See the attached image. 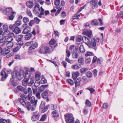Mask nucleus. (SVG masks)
Returning <instances> with one entry per match:
<instances>
[{"instance_id": "obj_1", "label": "nucleus", "mask_w": 123, "mask_h": 123, "mask_svg": "<svg viewBox=\"0 0 123 123\" xmlns=\"http://www.w3.org/2000/svg\"><path fill=\"white\" fill-rule=\"evenodd\" d=\"M37 100H35V97H32L31 98V104L28 102H27V109L29 111L31 110L32 111H34L36 108V107L37 105Z\"/></svg>"}, {"instance_id": "obj_2", "label": "nucleus", "mask_w": 123, "mask_h": 123, "mask_svg": "<svg viewBox=\"0 0 123 123\" xmlns=\"http://www.w3.org/2000/svg\"><path fill=\"white\" fill-rule=\"evenodd\" d=\"M10 52V49L6 47V45L3 43L0 46V53L2 56H5L7 55Z\"/></svg>"}, {"instance_id": "obj_3", "label": "nucleus", "mask_w": 123, "mask_h": 123, "mask_svg": "<svg viewBox=\"0 0 123 123\" xmlns=\"http://www.w3.org/2000/svg\"><path fill=\"white\" fill-rule=\"evenodd\" d=\"M17 89L18 90L23 91L25 94H28L27 96L28 97L29 100H30L32 94V90L29 87L27 89L26 91H25V89L23 87L21 86H19L17 87Z\"/></svg>"}, {"instance_id": "obj_4", "label": "nucleus", "mask_w": 123, "mask_h": 123, "mask_svg": "<svg viewBox=\"0 0 123 123\" xmlns=\"http://www.w3.org/2000/svg\"><path fill=\"white\" fill-rule=\"evenodd\" d=\"M49 52V48L47 46H44L41 45L40 47L38 53L40 54H46Z\"/></svg>"}, {"instance_id": "obj_5", "label": "nucleus", "mask_w": 123, "mask_h": 123, "mask_svg": "<svg viewBox=\"0 0 123 123\" xmlns=\"http://www.w3.org/2000/svg\"><path fill=\"white\" fill-rule=\"evenodd\" d=\"M18 74V71L17 70L14 71L12 73V78L10 79V81L11 82L13 86H16L17 85V83L14 81V79L13 78L17 77Z\"/></svg>"}, {"instance_id": "obj_6", "label": "nucleus", "mask_w": 123, "mask_h": 123, "mask_svg": "<svg viewBox=\"0 0 123 123\" xmlns=\"http://www.w3.org/2000/svg\"><path fill=\"white\" fill-rule=\"evenodd\" d=\"M48 93H50V94H53V93L49 91V90H46L42 94V97L43 98L46 99L47 102H48L49 101V99L48 98Z\"/></svg>"}, {"instance_id": "obj_7", "label": "nucleus", "mask_w": 123, "mask_h": 123, "mask_svg": "<svg viewBox=\"0 0 123 123\" xmlns=\"http://www.w3.org/2000/svg\"><path fill=\"white\" fill-rule=\"evenodd\" d=\"M65 120L67 123H70L74 122V118L73 116V115L71 114H69L66 116L65 115Z\"/></svg>"}, {"instance_id": "obj_8", "label": "nucleus", "mask_w": 123, "mask_h": 123, "mask_svg": "<svg viewBox=\"0 0 123 123\" xmlns=\"http://www.w3.org/2000/svg\"><path fill=\"white\" fill-rule=\"evenodd\" d=\"M31 75L27 72L26 73L25 76V80L23 81L22 84L23 85L25 86L27 84L28 85V83L29 80V78L31 76Z\"/></svg>"}, {"instance_id": "obj_9", "label": "nucleus", "mask_w": 123, "mask_h": 123, "mask_svg": "<svg viewBox=\"0 0 123 123\" xmlns=\"http://www.w3.org/2000/svg\"><path fill=\"white\" fill-rule=\"evenodd\" d=\"M33 9V12L35 14H39L40 11L39 4L37 3L35 4Z\"/></svg>"}, {"instance_id": "obj_10", "label": "nucleus", "mask_w": 123, "mask_h": 123, "mask_svg": "<svg viewBox=\"0 0 123 123\" xmlns=\"http://www.w3.org/2000/svg\"><path fill=\"white\" fill-rule=\"evenodd\" d=\"M83 42L85 43L89 48H92L91 45V42L89 39L87 37L84 36L82 37Z\"/></svg>"}, {"instance_id": "obj_11", "label": "nucleus", "mask_w": 123, "mask_h": 123, "mask_svg": "<svg viewBox=\"0 0 123 123\" xmlns=\"http://www.w3.org/2000/svg\"><path fill=\"white\" fill-rule=\"evenodd\" d=\"M99 39L98 38H92L91 40V45L92 48L94 49L96 46V44H97L99 42Z\"/></svg>"}, {"instance_id": "obj_12", "label": "nucleus", "mask_w": 123, "mask_h": 123, "mask_svg": "<svg viewBox=\"0 0 123 123\" xmlns=\"http://www.w3.org/2000/svg\"><path fill=\"white\" fill-rule=\"evenodd\" d=\"M3 36L4 37H6L10 35L12 36H14V34L12 32L10 31L9 30H6L3 33Z\"/></svg>"}, {"instance_id": "obj_13", "label": "nucleus", "mask_w": 123, "mask_h": 123, "mask_svg": "<svg viewBox=\"0 0 123 123\" xmlns=\"http://www.w3.org/2000/svg\"><path fill=\"white\" fill-rule=\"evenodd\" d=\"M98 2V0H92L90 4L91 7L93 9H94L98 7V5L97 4Z\"/></svg>"}, {"instance_id": "obj_14", "label": "nucleus", "mask_w": 123, "mask_h": 123, "mask_svg": "<svg viewBox=\"0 0 123 123\" xmlns=\"http://www.w3.org/2000/svg\"><path fill=\"white\" fill-rule=\"evenodd\" d=\"M20 97L22 98H19L18 100L20 103H21L25 100H27L29 99L28 97L26 95L21 94L20 95Z\"/></svg>"}, {"instance_id": "obj_15", "label": "nucleus", "mask_w": 123, "mask_h": 123, "mask_svg": "<svg viewBox=\"0 0 123 123\" xmlns=\"http://www.w3.org/2000/svg\"><path fill=\"white\" fill-rule=\"evenodd\" d=\"M0 74L1 76V80L2 81L5 80L8 76L6 74L5 71L2 70L0 72Z\"/></svg>"}, {"instance_id": "obj_16", "label": "nucleus", "mask_w": 123, "mask_h": 123, "mask_svg": "<svg viewBox=\"0 0 123 123\" xmlns=\"http://www.w3.org/2000/svg\"><path fill=\"white\" fill-rule=\"evenodd\" d=\"M83 34L88 36L89 38H91L92 35V32L90 30H85L83 31Z\"/></svg>"}, {"instance_id": "obj_17", "label": "nucleus", "mask_w": 123, "mask_h": 123, "mask_svg": "<svg viewBox=\"0 0 123 123\" xmlns=\"http://www.w3.org/2000/svg\"><path fill=\"white\" fill-rule=\"evenodd\" d=\"M36 113V112H35L33 113V115L31 117L32 120L34 121L38 120L40 117V115H39L35 114Z\"/></svg>"}, {"instance_id": "obj_18", "label": "nucleus", "mask_w": 123, "mask_h": 123, "mask_svg": "<svg viewBox=\"0 0 123 123\" xmlns=\"http://www.w3.org/2000/svg\"><path fill=\"white\" fill-rule=\"evenodd\" d=\"M31 44L29 48V50H30L35 49L37 48L38 46V43L36 42H35L34 43H32Z\"/></svg>"}, {"instance_id": "obj_19", "label": "nucleus", "mask_w": 123, "mask_h": 123, "mask_svg": "<svg viewBox=\"0 0 123 123\" xmlns=\"http://www.w3.org/2000/svg\"><path fill=\"white\" fill-rule=\"evenodd\" d=\"M27 6L30 8H32L34 6L33 2L31 1H27L26 3Z\"/></svg>"}, {"instance_id": "obj_20", "label": "nucleus", "mask_w": 123, "mask_h": 123, "mask_svg": "<svg viewBox=\"0 0 123 123\" xmlns=\"http://www.w3.org/2000/svg\"><path fill=\"white\" fill-rule=\"evenodd\" d=\"M31 28L28 26L26 28H25V29H24L22 32L23 34H25L30 32L31 31Z\"/></svg>"}, {"instance_id": "obj_21", "label": "nucleus", "mask_w": 123, "mask_h": 123, "mask_svg": "<svg viewBox=\"0 0 123 123\" xmlns=\"http://www.w3.org/2000/svg\"><path fill=\"white\" fill-rule=\"evenodd\" d=\"M41 73L39 71H36L35 73V77L36 80H39L41 78Z\"/></svg>"}, {"instance_id": "obj_22", "label": "nucleus", "mask_w": 123, "mask_h": 123, "mask_svg": "<svg viewBox=\"0 0 123 123\" xmlns=\"http://www.w3.org/2000/svg\"><path fill=\"white\" fill-rule=\"evenodd\" d=\"M3 12L5 14H6L7 13H11L12 12H13L12 11V9L11 8H6V10H3Z\"/></svg>"}, {"instance_id": "obj_23", "label": "nucleus", "mask_w": 123, "mask_h": 123, "mask_svg": "<svg viewBox=\"0 0 123 123\" xmlns=\"http://www.w3.org/2000/svg\"><path fill=\"white\" fill-rule=\"evenodd\" d=\"M72 77L74 80H75L78 76L79 73L78 72H74L72 74Z\"/></svg>"}, {"instance_id": "obj_24", "label": "nucleus", "mask_w": 123, "mask_h": 123, "mask_svg": "<svg viewBox=\"0 0 123 123\" xmlns=\"http://www.w3.org/2000/svg\"><path fill=\"white\" fill-rule=\"evenodd\" d=\"M30 81L28 82V85L29 86H31L33 84L34 82L35 79L34 78H31L30 79Z\"/></svg>"}, {"instance_id": "obj_25", "label": "nucleus", "mask_w": 123, "mask_h": 123, "mask_svg": "<svg viewBox=\"0 0 123 123\" xmlns=\"http://www.w3.org/2000/svg\"><path fill=\"white\" fill-rule=\"evenodd\" d=\"M81 80V78H78L77 80L75 81V87H76L77 86H79L80 85V82Z\"/></svg>"}, {"instance_id": "obj_26", "label": "nucleus", "mask_w": 123, "mask_h": 123, "mask_svg": "<svg viewBox=\"0 0 123 123\" xmlns=\"http://www.w3.org/2000/svg\"><path fill=\"white\" fill-rule=\"evenodd\" d=\"M0 123H12L11 121L9 119L7 120L4 119H0Z\"/></svg>"}, {"instance_id": "obj_27", "label": "nucleus", "mask_w": 123, "mask_h": 123, "mask_svg": "<svg viewBox=\"0 0 123 123\" xmlns=\"http://www.w3.org/2000/svg\"><path fill=\"white\" fill-rule=\"evenodd\" d=\"M13 32L16 34H18L21 32L20 29L17 26H16L13 30Z\"/></svg>"}, {"instance_id": "obj_28", "label": "nucleus", "mask_w": 123, "mask_h": 123, "mask_svg": "<svg viewBox=\"0 0 123 123\" xmlns=\"http://www.w3.org/2000/svg\"><path fill=\"white\" fill-rule=\"evenodd\" d=\"M91 23L93 25L96 26L98 25L99 22L97 19H95L92 20Z\"/></svg>"}, {"instance_id": "obj_29", "label": "nucleus", "mask_w": 123, "mask_h": 123, "mask_svg": "<svg viewBox=\"0 0 123 123\" xmlns=\"http://www.w3.org/2000/svg\"><path fill=\"white\" fill-rule=\"evenodd\" d=\"M16 13V12H12V13H11V15L9 16V20H13L15 16Z\"/></svg>"}, {"instance_id": "obj_30", "label": "nucleus", "mask_w": 123, "mask_h": 123, "mask_svg": "<svg viewBox=\"0 0 123 123\" xmlns=\"http://www.w3.org/2000/svg\"><path fill=\"white\" fill-rule=\"evenodd\" d=\"M22 24V22L20 20L17 19L15 22L14 24L16 26H18Z\"/></svg>"}, {"instance_id": "obj_31", "label": "nucleus", "mask_w": 123, "mask_h": 123, "mask_svg": "<svg viewBox=\"0 0 123 123\" xmlns=\"http://www.w3.org/2000/svg\"><path fill=\"white\" fill-rule=\"evenodd\" d=\"M32 35L31 34L29 33L26 35L25 36V39L26 40H29L31 37Z\"/></svg>"}, {"instance_id": "obj_32", "label": "nucleus", "mask_w": 123, "mask_h": 123, "mask_svg": "<svg viewBox=\"0 0 123 123\" xmlns=\"http://www.w3.org/2000/svg\"><path fill=\"white\" fill-rule=\"evenodd\" d=\"M5 45H6V47H11L13 46V43L12 42H8L6 44H5V43H4Z\"/></svg>"}, {"instance_id": "obj_33", "label": "nucleus", "mask_w": 123, "mask_h": 123, "mask_svg": "<svg viewBox=\"0 0 123 123\" xmlns=\"http://www.w3.org/2000/svg\"><path fill=\"white\" fill-rule=\"evenodd\" d=\"M44 10L42 6L41 7V10L40 13L38 15V17L40 18H41L42 15L44 14Z\"/></svg>"}, {"instance_id": "obj_34", "label": "nucleus", "mask_w": 123, "mask_h": 123, "mask_svg": "<svg viewBox=\"0 0 123 123\" xmlns=\"http://www.w3.org/2000/svg\"><path fill=\"white\" fill-rule=\"evenodd\" d=\"M58 111L57 110H55L52 112L53 117H58L59 116Z\"/></svg>"}, {"instance_id": "obj_35", "label": "nucleus", "mask_w": 123, "mask_h": 123, "mask_svg": "<svg viewBox=\"0 0 123 123\" xmlns=\"http://www.w3.org/2000/svg\"><path fill=\"white\" fill-rule=\"evenodd\" d=\"M79 49L80 52L84 53L85 52V50L84 48L83 45L82 44L80 45Z\"/></svg>"}, {"instance_id": "obj_36", "label": "nucleus", "mask_w": 123, "mask_h": 123, "mask_svg": "<svg viewBox=\"0 0 123 123\" xmlns=\"http://www.w3.org/2000/svg\"><path fill=\"white\" fill-rule=\"evenodd\" d=\"M26 13H27V15L30 17L31 18L32 17V15L31 12V11L29 9H27Z\"/></svg>"}, {"instance_id": "obj_37", "label": "nucleus", "mask_w": 123, "mask_h": 123, "mask_svg": "<svg viewBox=\"0 0 123 123\" xmlns=\"http://www.w3.org/2000/svg\"><path fill=\"white\" fill-rule=\"evenodd\" d=\"M8 37L6 38V41L7 42H12L13 40L12 37L13 36H12L10 35Z\"/></svg>"}, {"instance_id": "obj_38", "label": "nucleus", "mask_w": 123, "mask_h": 123, "mask_svg": "<svg viewBox=\"0 0 123 123\" xmlns=\"http://www.w3.org/2000/svg\"><path fill=\"white\" fill-rule=\"evenodd\" d=\"M71 67L72 68L75 70L78 69L80 68L78 65L76 64L72 65Z\"/></svg>"}, {"instance_id": "obj_39", "label": "nucleus", "mask_w": 123, "mask_h": 123, "mask_svg": "<svg viewBox=\"0 0 123 123\" xmlns=\"http://www.w3.org/2000/svg\"><path fill=\"white\" fill-rule=\"evenodd\" d=\"M41 84H44L47 82L46 80L45 79V78L43 77L42 76V78L41 81H40Z\"/></svg>"}, {"instance_id": "obj_40", "label": "nucleus", "mask_w": 123, "mask_h": 123, "mask_svg": "<svg viewBox=\"0 0 123 123\" xmlns=\"http://www.w3.org/2000/svg\"><path fill=\"white\" fill-rule=\"evenodd\" d=\"M84 59L83 58L79 57L78 59V62L80 63L81 64L83 65L84 63Z\"/></svg>"}, {"instance_id": "obj_41", "label": "nucleus", "mask_w": 123, "mask_h": 123, "mask_svg": "<svg viewBox=\"0 0 123 123\" xmlns=\"http://www.w3.org/2000/svg\"><path fill=\"white\" fill-rule=\"evenodd\" d=\"M87 68H83L80 69V71L81 73L84 74L85 72L87 71Z\"/></svg>"}, {"instance_id": "obj_42", "label": "nucleus", "mask_w": 123, "mask_h": 123, "mask_svg": "<svg viewBox=\"0 0 123 123\" xmlns=\"http://www.w3.org/2000/svg\"><path fill=\"white\" fill-rule=\"evenodd\" d=\"M32 88L33 94H35L37 91V87L33 86H32Z\"/></svg>"}, {"instance_id": "obj_43", "label": "nucleus", "mask_w": 123, "mask_h": 123, "mask_svg": "<svg viewBox=\"0 0 123 123\" xmlns=\"http://www.w3.org/2000/svg\"><path fill=\"white\" fill-rule=\"evenodd\" d=\"M23 37V36L22 35H20L18 36L16 38V41L22 40V38Z\"/></svg>"}, {"instance_id": "obj_44", "label": "nucleus", "mask_w": 123, "mask_h": 123, "mask_svg": "<svg viewBox=\"0 0 123 123\" xmlns=\"http://www.w3.org/2000/svg\"><path fill=\"white\" fill-rule=\"evenodd\" d=\"M38 91L39 92H41L44 90V88L42 86L38 87Z\"/></svg>"}, {"instance_id": "obj_45", "label": "nucleus", "mask_w": 123, "mask_h": 123, "mask_svg": "<svg viewBox=\"0 0 123 123\" xmlns=\"http://www.w3.org/2000/svg\"><path fill=\"white\" fill-rule=\"evenodd\" d=\"M29 19L28 18L26 17H24L23 19V22L24 23H27L29 22Z\"/></svg>"}, {"instance_id": "obj_46", "label": "nucleus", "mask_w": 123, "mask_h": 123, "mask_svg": "<svg viewBox=\"0 0 123 123\" xmlns=\"http://www.w3.org/2000/svg\"><path fill=\"white\" fill-rule=\"evenodd\" d=\"M86 75L88 78H90L92 77V73L90 71H88Z\"/></svg>"}, {"instance_id": "obj_47", "label": "nucleus", "mask_w": 123, "mask_h": 123, "mask_svg": "<svg viewBox=\"0 0 123 123\" xmlns=\"http://www.w3.org/2000/svg\"><path fill=\"white\" fill-rule=\"evenodd\" d=\"M82 40V38L81 35L78 36L77 37L76 41L77 42H80Z\"/></svg>"}, {"instance_id": "obj_48", "label": "nucleus", "mask_w": 123, "mask_h": 123, "mask_svg": "<svg viewBox=\"0 0 123 123\" xmlns=\"http://www.w3.org/2000/svg\"><path fill=\"white\" fill-rule=\"evenodd\" d=\"M85 104L88 107H90L91 106V102L88 100L87 99L86 100Z\"/></svg>"}, {"instance_id": "obj_49", "label": "nucleus", "mask_w": 123, "mask_h": 123, "mask_svg": "<svg viewBox=\"0 0 123 123\" xmlns=\"http://www.w3.org/2000/svg\"><path fill=\"white\" fill-rule=\"evenodd\" d=\"M38 81V80H36L35 81L34 83V86L37 87L39 85L40 83H41L40 81Z\"/></svg>"}, {"instance_id": "obj_50", "label": "nucleus", "mask_w": 123, "mask_h": 123, "mask_svg": "<svg viewBox=\"0 0 123 123\" xmlns=\"http://www.w3.org/2000/svg\"><path fill=\"white\" fill-rule=\"evenodd\" d=\"M21 47L20 46H17V47L15 48H14L13 49V51L14 52H16L18 50L20 49V48Z\"/></svg>"}, {"instance_id": "obj_51", "label": "nucleus", "mask_w": 123, "mask_h": 123, "mask_svg": "<svg viewBox=\"0 0 123 123\" xmlns=\"http://www.w3.org/2000/svg\"><path fill=\"white\" fill-rule=\"evenodd\" d=\"M55 43V40L54 39H51L49 42V43L50 45H54Z\"/></svg>"}, {"instance_id": "obj_52", "label": "nucleus", "mask_w": 123, "mask_h": 123, "mask_svg": "<svg viewBox=\"0 0 123 123\" xmlns=\"http://www.w3.org/2000/svg\"><path fill=\"white\" fill-rule=\"evenodd\" d=\"M73 56L74 58H77L79 56L78 53L77 52H76L75 53H73Z\"/></svg>"}, {"instance_id": "obj_53", "label": "nucleus", "mask_w": 123, "mask_h": 123, "mask_svg": "<svg viewBox=\"0 0 123 123\" xmlns=\"http://www.w3.org/2000/svg\"><path fill=\"white\" fill-rule=\"evenodd\" d=\"M46 115H43L40 121H44L46 119Z\"/></svg>"}, {"instance_id": "obj_54", "label": "nucleus", "mask_w": 123, "mask_h": 123, "mask_svg": "<svg viewBox=\"0 0 123 123\" xmlns=\"http://www.w3.org/2000/svg\"><path fill=\"white\" fill-rule=\"evenodd\" d=\"M23 75L21 74L20 73H18V75H17V78L19 80H20L23 77Z\"/></svg>"}, {"instance_id": "obj_55", "label": "nucleus", "mask_w": 123, "mask_h": 123, "mask_svg": "<svg viewBox=\"0 0 123 123\" xmlns=\"http://www.w3.org/2000/svg\"><path fill=\"white\" fill-rule=\"evenodd\" d=\"M18 42V46H22L23 45L24 43L23 42L22 40L17 41Z\"/></svg>"}, {"instance_id": "obj_56", "label": "nucleus", "mask_w": 123, "mask_h": 123, "mask_svg": "<svg viewBox=\"0 0 123 123\" xmlns=\"http://www.w3.org/2000/svg\"><path fill=\"white\" fill-rule=\"evenodd\" d=\"M16 26L14 24L13 25H11L9 26V29L10 30H11L14 29Z\"/></svg>"}, {"instance_id": "obj_57", "label": "nucleus", "mask_w": 123, "mask_h": 123, "mask_svg": "<svg viewBox=\"0 0 123 123\" xmlns=\"http://www.w3.org/2000/svg\"><path fill=\"white\" fill-rule=\"evenodd\" d=\"M67 81L71 85H73L74 84L73 81L71 79H68Z\"/></svg>"}, {"instance_id": "obj_58", "label": "nucleus", "mask_w": 123, "mask_h": 123, "mask_svg": "<svg viewBox=\"0 0 123 123\" xmlns=\"http://www.w3.org/2000/svg\"><path fill=\"white\" fill-rule=\"evenodd\" d=\"M62 8H61L57 10V12L55 14V16H57L60 13L61 10H62Z\"/></svg>"}, {"instance_id": "obj_59", "label": "nucleus", "mask_w": 123, "mask_h": 123, "mask_svg": "<svg viewBox=\"0 0 123 123\" xmlns=\"http://www.w3.org/2000/svg\"><path fill=\"white\" fill-rule=\"evenodd\" d=\"M66 13L65 12L63 11L62 13L61 17L62 18H65L66 17Z\"/></svg>"}, {"instance_id": "obj_60", "label": "nucleus", "mask_w": 123, "mask_h": 123, "mask_svg": "<svg viewBox=\"0 0 123 123\" xmlns=\"http://www.w3.org/2000/svg\"><path fill=\"white\" fill-rule=\"evenodd\" d=\"M60 1L59 0H56L54 2L56 6H58L60 4Z\"/></svg>"}, {"instance_id": "obj_61", "label": "nucleus", "mask_w": 123, "mask_h": 123, "mask_svg": "<svg viewBox=\"0 0 123 123\" xmlns=\"http://www.w3.org/2000/svg\"><path fill=\"white\" fill-rule=\"evenodd\" d=\"M93 54V53L90 52H87L85 54V55L86 56H89L92 55Z\"/></svg>"}, {"instance_id": "obj_62", "label": "nucleus", "mask_w": 123, "mask_h": 123, "mask_svg": "<svg viewBox=\"0 0 123 123\" xmlns=\"http://www.w3.org/2000/svg\"><path fill=\"white\" fill-rule=\"evenodd\" d=\"M87 89L89 90L91 93H93L95 91V90L92 88L88 87L87 88Z\"/></svg>"}, {"instance_id": "obj_63", "label": "nucleus", "mask_w": 123, "mask_h": 123, "mask_svg": "<svg viewBox=\"0 0 123 123\" xmlns=\"http://www.w3.org/2000/svg\"><path fill=\"white\" fill-rule=\"evenodd\" d=\"M6 37H4L1 38L0 40V43H4L6 40Z\"/></svg>"}, {"instance_id": "obj_64", "label": "nucleus", "mask_w": 123, "mask_h": 123, "mask_svg": "<svg viewBox=\"0 0 123 123\" xmlns=\"http://www.w3.org/2000/svg\"><path fill=\"white\" fill-rule=\"evenodd\" d=\"M118 20L117 18V17H114L113 18L112 22L113 23H114L116 22Z\"/></svg>"}]
</instances>
